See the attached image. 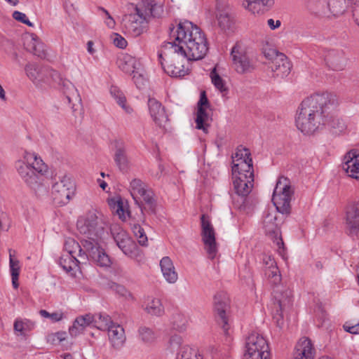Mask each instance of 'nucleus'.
<instances>
[{
    "instance_id": "obj_10",
    "label": "nucleus",
    "mask_w": 359,
    "mask_h": 359,
    "mask_svg": "<svg viewBox=\"0 0 359 359\" xmlns=\"http://www.w3.org/2000/svg\"><path fill=\"white\" fill-rule=\"evenodd\" d=\"M244 359H269L270 351L266 339L258 333L250 334L246 339Z\"/></svg>"
},
{
    "instance_id": "obj_35",
    "label": "nucleus",
    "mask_w": 359,
    "mask_h": 359,
    "mask_svg": "<svg viewBox=\"0 0 359 359\" xmlns=\"http://www.w3.org/2000/svg\"><path fill=\"white\" fill-rule=\"evenodd\" d=\"M137 61L130 55H125L118 61L119 68L127 74H132L137 69Z\"/></svg>"
},
{
    "instance_id": "obj_34",
    "label": "nucleus",
    "mask_w": 359,
    "mask_h": 359,
    "mask_svg": "<svg viewBox=\"0 0 359 359\" xmlns=\"http://www.w3.org/2000/svg\"><path fill=\"white\" fill-rule=\"evenodd\" d=\"M92 327H96L100 330H107L114 323L111 321L109 316L107 314L93 315Z\"/></svg>"
},
{
    "instance_id": "obj_36",
    "label": "nucleus",
    "mask_w": 359,
    "mask_h": 359,
    "mask_svg": "<svg viewBox=\"0 0 359 359\" xmlns=\"http://www.w3.org/2000/svg\"><path fill=\"white\" fill-rule=\"evenodd\" d=\"M14 330L25 336L27 332L31 331L34 327V323L27 319L17 318L13 325Z\"/></svg>"
},
{
    "instance_id": "obj_4",
    "label": "nucleus",
    "mask_w": 359,
    "mask_h": 359,
    "mask_svg": "<svg viewBox=\"0 0 359 359\" xmlns=\"http://www.w3.org/2000/svg\"><path fill=\"white\" fill-rule=\"evenodd\" d=\"M28 78L36 85L41 83L57 84L65 96L67 102L72 104L73 111L78 110L81 106V98L73 83L63 79L55 70L48 66H41L36 63H28L25 67Z\"/></svg>"
},
{
    "instance_id": "obj_32",
    "label": "nucleus",
    "mask_w": 359,
    "mask_h": 359,
    "mask_svg": "<svg viewBox=\"0 0 359 359\" xmlns=\"http://www.w3.org/2000/svg\"><path fill=\"white\" fill-rule=\"evenodd\" d=\"M26 49L39 57H46V50L44 44L33 35L29 39V41L25 43Z\"/></svg>"
},
{
    "instance_id": "obj_47",
    "label": "nucleus",
    "mask_w": 359,
    "mask_h": 359,
    "mask_svg": "<svg viewBox=\"0 0 359 359\" xmlns=\"http://www.w3.org/2000/svg\"><path fill=\"white\" fill-rule=\"evenodd\" d=\"M110 93L116 100L117 103L124 108L126 97L123 93L116 86L111 87Z\"/></svg>"
},
{
    "instance_id": "obj_25",
    "label": "nucleus",
    "mask_w": 359,
    "mask_h": 359,
    "mask_svg": "<svg viewBox=\"0 0 359 359\" xmlns=\"http://www.w3.org/2000/svg\"><path fill=\"white\" fill-rule=\"evenodd\" d=\"M92 320H93V318L90 313L78 316L69 328V333L71 337H76L83 333L86 327H92Z\"/></svg>"
},
{
    "instance_id": "obj_60",
    "label": "nucleus",
    "mask_w": 359,
    "mask_h": 359,
    "mask_svg": "<svg viewBox=\"0 0 359 359\" xmlns=\"http://www.w3.org/2000/svg\"><path fill=\"white\" fill-rule=\"evenodd\" d=\"M256 6H262L266 11L270 10L275 4V0H255Z\"/></svg>"
},
{
    "instance_id": "obj_18",
    "label": "nucleus",
    "mask_w": 359,
    "mask_h": 359,
    "mask_svg": "<svg viewBox=\"0 0 359 359\" xmlns=\"http://www.w3.org/2000/svg\"><path fill=\"white\" fill-rule=\"evenodd\" d=\"M276 217L270 214L267 215L263 221L264 229L266 235H267L280 250L284 251V243L281 237L280 228L276 223Z\"/></svg>"
},
{
    "instance_id": "obj_46",
    "label": "nucleus",
    "mask_w": 359,
    "mask_h": 359,
    "mask_svg": "<svg viewBox=\"0 0 359 359\" xmlns=\"http://www.w3.org/2000/svg\"><path fill=\"white\" fill-rule=\"evenodd\" d=\"M331 108L330 109V117L329 121L325 126H328L331 128H333L336 130L334 133H337L338 132H342L345 129V124L343 122V121L336 118L333 116V115L331 114Z\"/></svg>"
},
{
    "instance_id": "obj_24",
    "label": "nucleus",
    "mask_w": 359,
    "mask_h": 359,
    "mask_svg": "<svg viewBox=\"0 0 359 359\" xmlns=\"http://www.w3.org/2000/svg\"><path fill=\"white\" fill-rule=\"evenodd\" d=\"M65 252L63 254H68L70 255H75L79 257L81 261L87 262L92 261L90 255L83 250L84 248L74 238H69L66 239L64 244Z\"/></svg>"
},
{
    "instance_id": "obj_3",
    "label": "nucleus",
    "mask_w": 359,
    "mask_h": 359,
    "mask_svg": "<svg viewBox=\"0 0 359 359\" xmlns=\"http://www.w3.org/2000/svg\"><path fill=\"white\" fill-rule=\"evenodd\" d=\"M76 226L80 234L83 236L81 241L83 250L90 255L92 262L101 267H109L111 264V259L100 246L105 233V223L102 215L96 210H90L78 219Z\"/></svg>"
},
{
    "instance_id": "obj_61",
    "label": "nucleus",
    "mask_w": 359,
    "mask_h": 359,
    "mask_svg": "<svg viewBox=\"0 0 359 359\" xmlns=\"http://www.w3.org/2000/svg\"><path fill=\"white\" fill-rule=\"evenodd\" d=\"M262 261L265 266V269H269L277 266L276 262H275L273 258H272L271 256L270 255H264L263 256Z\"/></svg>"
},
{
    "instance_id": "obj_26",
    "label": "nucleus",
    "mask_w": 359,
    "mask_h": 359,
    "mask_svg": "<svg viewBox=\"0 0 359 359\" xmlns=\"http://www.w3.org/2000/svg\"><path fill=\"white\" fill-rule=\"evenodd\" d=\"M271 68L276 76L284 77L290 74L291 65L285 55L280 53L271 62Z\"/></svg>"
},
{
    "instance_id": "obj_56",
    "label": "nucleus",
    "mask_w": 359,
    "mask_h": 359,
    "mask_svg": "<svg viewBox=\"0 0 359 359\" xmlns=\"http://www.w3.org/2000/svg\"><path fill=\"white\" fill-rule=\"evenodd\" d=\"M263 53L265 57L271 62L280 53L273 48L265 49Z\"/></svg>"
},
{
    "instance_id": "obj_1",
    "label": "nucleus",
    "mask_w": 359,
    "mask_h": 359,
    "mask_svg": "<svg viewBox=\"0 0 359 359\" xmlns=\"http://www.w3.org/2000/svg\"><path fill=\"white\" fill-rule=\"evenodd\" d=\"M169 36L172 41L166 42L163 47L173 54L172 61L165 64L163 53L158 52L159 63L169 76L183 77L189 72V69L184 68V62L205 56L208 50L207 39L201 29L189 20L179 22L176 28L170 25Z\"/></svg>"
},
{
    "instance_id": "obj_7",
    "label": "nucleus",
    "mask_w": 359,
    "mask_h": 359,
    "mask_svg": "<svg viewBox=\"0 0 359 359\" xmlns=\"http://www.w3.org/2000/svg\"><path fill=\"white\" fill-rule=\"evenodd\" d=\"M348 0H305V7L312 15L318 17L337 16L343 14Z\"/></svg>"
},
{
    "instance_id": "obj_9",
    "label": "nucleus",
    "mask_w": 359,
    "mask_h": 359,
    "mask_svg": "<svg viewBox=\"0 0 359 359\" xmlns=\"http://www.w3.org/2000/svg\"><path fill=\"white\" fill-rule=\"evenodd\" d=\"M273 319L276 325L282 328L284 324L283 315L292 307L293 299L292 291L290 289H276L273 290Z\"/></svg>"
},
{
    "instance_id": "obj_23",
    "label": "nucleus",
    "mask_w": 359,
    "mask_h": 359,
    "mask_svg": "<svg viewBox=\"0 0 359 359\" xmlns=\"http://www.w3.org/2000/svg\"><path fill=\"white\" fill-rule=\"evenodd\" d=\"M233 184L236 193L242 197L247 196L252 191L254 184V177L246 175L232 176Z\"/></svg>"
},
{
    "instance_id": "obj_20",
    "label": "nucleus",
    "mask_w": 359,
    "mask_h": 359,
    "mask_svg": "<svg viewBox=\"0 0 359 359\" xmlns=\"http://www.w3.org/2000/svg\"><path fill=\"white\" fill-rule=\"evenodd\" d=\"M342 169L347 175L359 180V154L357 150H351L344 157Z\"/></svg>"
},
{
    "instance_id": "obj_55",
    "label": "nucleus",
    "mask_w": 359,
    "mask_h": 359,
    "mask_svg": "<svg viewBox=\"0 0 359 359\" xmlns=\"http://www.w3.org/2000/svg\"><path fill=\"white\" fill-rule=\"evenodd\" d=\"M315 312H316V316L318 320L320 321L318 326V327L323 326V323L325 321V320L327 318H326L327 314H326L325 311L323 309L321 306H318Z\"/></svg>"
},
{
    "instance_id": "obj_59",
    "label": "nucleus",
    "mask_w": 359,
    "mask_h": 359,
    "mask_svg": "<svg viewBox=\"0 0 359 359\" xmlns=\"http://www.w3.org/2000/svg\"><path fill=\"white\" fill-rule=\"evenodd\" d=\"M241 2L245 8L252 11L254 13H255L256 3L255 0H241Z\"/></svg>"
},
{
    "instance_id": "obj_13",
    "label": "nucleus",
    "mask_w": 359,
    "mask_h": 359,
    "mask_svg": "<svg viewBox=\"0 0 359 359\" xmlns=\"http://www.w3.org/2000/svg\"><path fill=\"white\" fill-rule=\"evenodd\" d=\"M229 308V299L224 292L217 293L214 297V311L217 323L222 327L225 334L230 329L226 312Z\"/></svg>"
},
{
    "instance_id": "obj_16",
    "label": "nucleus",
    "mask_w": 359,
    "mask_h": 359,
    "mask_svg": "<svg viewBox=\"0 0 359 359\" xmlns=\"http://www.w3.org/2000/svg\"><path fill=\"white\" fill-rule=\"evenodd\" d=\"M113 237L117 246L126 255L133 257L137 255V245L126 231L118 229L113 232Z\"/></svg>"
},
{
    "instance_id": "obj_30",
    "label": "nucleus",
    "mask_w": 359,
    "mask_h": 359,
    "mask_svg": "<svg viewBox=\"0 0 359 359\" xmlns=\"http://www.w3.org/2000/svg\"><path fill=\"white\" fill-rule=\"evenodd\" d=\"M208 108L197 109L196 117L195 119L196 128L198 130H202L205 133H208V128L210 126V122L212 121L211 114L207 111Z\"/></svg>"
},
{
    "instance_id": "obj_33",
    "label": "nucleus",
    "mask_w": 359,
    "mask_h": 359,
    "mask_svg": "<svg viewBox=\"0 0 359 359\" xmlns=\"http://www.w3.org/2000/svg\"><path fill=\"white\" fill-rule=\"evenodd\" d=\"M81 259H78L75 255L68 254H62L58 261L60 266L67 272H70L76 266ZM82 262H83L82 261Z\"/></svg>"
},
{
    "instance_id": "obj_54",
    "label": "nucleus",
    "mask_w": 359,
    "mask_h": 359,
    "mask_svg": "<svg viewBox=\"0 0 359 359\" xmlns=\"http://www.w3.org/2000/svg\"><path fill=\"white\" fill-rule=\"evenodd\" d=\"M200 107L201 108H210V102H209V100L206 96V94H205V91H203L201 93V95H200V99L197 103V109H199Z\"/></svg>"
},
{
    "instance_id": "obj_44",
    "label": "nucleus",
    "mask_w": 359,
    "mask_h": 359,
    "mask_svg": "<svg viewBox=\"0 0 359 359\" xmlns=\"http://www.w3.org/2000/svg\"><path fill=\"white\" fill-rule=\"evenodd\" d=\"M210 78L212 83L217 89H218L221 93H227V88L226 87L225 81L217 73L215 68H214L210 72Z\"/></svg>"
},
{
    "instance_id": "obj_49",
    "label": "nucleus",
    "mask_w": 359,
    "mask_h": 359,
    "mask_svg": "<svg viewBox=\"0 0 359 359\" xmlns=\"http://www.w3.org/2000/svg\"><path fill=\"white\" fill-rule=\"evenodd\" d=\"M9 264L11 276H14V278L16 279V277H19L20 273L19 261L14 259L11 252Z\"/></svg>"
},
{
    "instance_id": "obj_53",
    "label": "nucleus",
    "mask_w": 359,
    "mask_h": 359,
    "mask_svg": "<svg viewBox=\"0 0 359 359\" xmlns=\"http://www.w3.org/2000/svg\"><path fill=\"white\" fill-rule=\"evenodd\" d=\"M113 39L114 44L119 48H125L127 46L126 40L120 34L115 33Z\"/></svg>"
},
{
    "instance_id": "obj_21",
    "label": "nucleus",
    "mask_w": 359,
    "mask_h": 359,
    "mask_svg": "<svg viewBox=\"0 0 359 359\" xmlns=\"http://www.w3.org/2000/svg\"><path fill=\"white\" fill-rule=\"evenodd\" d=\"M316 349L308 337H302L295 346L294 359H314Z\"/></svg>"
},
{
    "instance_id": "obj_14",
    "label": "nucleus",
    "mask_w": 359,
    "mask_h": 359,
    "mask_svg": "<svg viewBox=\"0 0 359 359\" xmlns=\"http://www.w3.org/2000/svg\"><path fill=\"white\" fill-rule=\"evenodd\" d=\"M231 56L236 71L239 74L250 72L254 69V65L248 53L242 46L236 43L231 49Z\"/></svg>"
},
{
    "instance_id": "obj_17",
    "label": "nucleus",
    "mask_w": 359,
    "mask_h": 359,
    "mask_svg": "<svg viewBox=\"0 0 359 359\" xmlns=\"http://www.w3.org/2000/svg\"><path fill=\"white\" fill-rule=\"evenodd\" d=\"M346 233L351 237L359 235V203H351L346 213Z\"/></svg>"
},
{
    "instance_id": "obj_48",
    "label": "nucleus",
    "mask_w": 359,
    "mask_h": 359,
    "mask_svg": "<svg viewBox=\"0 0 359 359\" xmlns=\"http://www.w3.org/2000/svg\"><path fill=\"white\" fill-rule=\"evenodd\" d=\"M111 288L118 294L120 296L129 299L132 297L131 293L123 285L116 284V283H112Z\"/></svg>"
},
{
    "instance_id": "obj_22",
    "label": "nucleus",
    "mask_w": 359,
    "mask_h": 359,
    "mask_svg": "<svg viewBox=\"0 0 359 359\" xmlns=\"http://www.w3.org/2000/svg\"><path fill=\"white\" fill-rule=\"evenodd\" d=\"M148 107L151 116L157 125L163 126L168 121V116L165 114L164 107L155 98H149Z\"/></svg>"
},
{
    "instance_id": "obj_11",
    "label": "nucleus",
    "mask_w": 359,
    "mask_h": 359,
    "mask_svg": "<svg viewBox=\"0 0 359 359\" xmlns=\"http://www.w3.org/2000/svg\"><path fill=\"white\" fill-rule=\"evenodd\" d=\"M201 238L205 245V249L211 259L215 258L218 248L215 238V229L211 224L209 217L203 214L201 217Z\"/></svg>"
},
{
    "instance_id": "obj_51",
    "label": "nucleus",
    "mask_w": 359,
    "mask_h": 359,
    "mask_svg": "<svg viewBox=\"0 0 359 359\" xmlns=\"http://www.w3.org/2000/svg\"><path fill=\"white\" fill-rule=\"evenodd\" d=\"M67 337V333L65 332H57L48 335V341H52L53 344H60L62 341L65 340Z\"/></svg>"
},
{
    "instance_id": "obj_50",
    "label": "nucleus",
    "mask_w": 359,
    "mask_h": 359,
    "mask_svg": "<svg viewBox=\"0 0 359 359\" xmlns=\"http://www.w3.org/2000/svg\"><path fill=\"white\" fill-rule=\"evenodd\" d=\"M133 74V79L134 81L135 84L136 85L137 88H142L147 81L146 79L144 78V75L141 73H140L136 69L135 70Z\"/></svg>"
},
{
    "instance_id": "obj_38",
    "label": "nucleus",
    "mask_w": 359,
    "mask_h": 359,
    "mask_svg": "<svg viewBox=\"0 0 359 359\" xmlns=\"http://www.w3.org/2000/svg\"><path fill=\"white\" fill-rule=\"evenodd\" d=\"M130 189L131 196L135 201L147 190L145 189L144 184L138 179H134L131 181Z\"/></svg>"
},
{
    "instance_id": "obj_45",
    "label": "nucleus",
    "mask_w": 359,
    "mask_h": 359,
    "mask_svg": "<svg viewBox=\"0 0 359 359\" xmlns=\"http://www.w3.org/2000/svg\"><path fill=\"white\" fill-rule=\"evenodd\" d=\"M232 158L233 163L243 160L252 159L250 150L242 145L237 147L235 155Z\"/></svg>"
},
{
    "instance_id": "obj_31",
    "label": "nucleus",
    "mask_w": 359,
    "mask_h": 359,
    "mask_svg": "<svg viewBox=\"0 0 359 359\" xmlns=\"http://www.w3.org/2000/svg\"><path fill=\"white\" fill-rule=\"evenodd\" d=\"M218 25L222 30L229 29L233 24V17L229 9L217 8L216 14Z\"/></svg>"
},
{
    "instance_id": "obj_52",
    "label": "nucleus",
    "mask_w": 359,
    "mask_h": 359,
    "mask_svg": "<svg viewBox=\"0 0 359 359\" xmlns=\"http://www.w3.org/2000/svg\"><path fill=\"white\" fill-rule=\"evenodd\" d=\"M156 201H153L147 204H142L140 205V210L142 214L144 212H147L148 214L156 215Z\"/></svg>"
},
{
    "instance_id": "obj_43",
    "label": "nucleus",
    "mask_w": 359,
    "mask_h": 359,
    "mask_svg": "<svg viewBox=\"0 0 359 359\" xmlns=\"http://www.w3.org/2000/svg\"><path fill=\"white\" fill-rule=\"evenodd\" d=\"M139 337L144 343H152L156 339L154 332L149 327L142 326L138 330Z\"/></svg>"
},
{
    "instance_id": "obj_37",
    "label": "nucleus",
    "mask_w": 359,
    "mask_h": 359,
    "mask_svg": "<svg viewBox=\"0 0 359 359\" xmlns=\"http://www.w3.org/2000/svg\"><path fill=\"white\" fill-rule=\"evenodd\" d=\"M170 348L172 351H179L177 353L187 355L189 348L182 345V339L178 334H174L170 337L169 340Z\"/></svg>"
},
{
    "instance_id": "obj_5",
    "label": "nucleus",
    "mask_w": 359,
    "mask_h": 359,
    "mask_svg": "<svg viewBox=\"0 0 359 359\" xmlns=\"http://www.w3.org/2000/svg\"><path fill=\"white\" fill-rule=\"evenodd\" d=\"M135 13L124 15L122 22L126 31L136 37L145 31L144 24L162 16L163 5L156 0H142L141 4L135 6Z\"/></svg>"
},
{
    "instance_id": "obj_63",
    "label": "nucleus",
    "mask_w": 359,
    "mask_h": 359,
    "mask_svg": "<svg viewBox=\"0 0 359 359\" xmlns=\"http://www.w3.org/2000/svg\"><path fill=\"white\" fill-rule=\"evenodd\" d=\"M13 18L22 23H23L27 18V16L25 13L15 11L13 13Z\"/></svg>"
},
{
    "instance_id": "obj_42",
    "label": "nucleus",
    "mask_w": 359,
    "mask_h": 359,
    "mask_svg": "<svg viewBox=\"0 0 359 359\" xmlns=\"http://www.w3.org/2000/svg\"><path fill=\"white\" fill-rule=\"evenodd\" d=\"M264 274L270 280L271 283L274 285H277L281 281V276L277 266L269 269H265Z\"/></svg>"
},
{
    "instance_id": "obj_19",
    "label": "nucleus",
    "mask_w": 359,
    "mask_h": 359,
    "mask_svg": "<svg viewBox=\"0 0 359 359\" xmlns=\"http://www.w3.org/2000/svg\"><path fill=\"white\" fill-rule=\"evenodd\" d=\"M325 62L330 69L341 71L346 67L348 58L343 50L332 49L325 54Z\"/></svg>"
},
{
    "instance_id": "obj_15",
    "label": "nucleus",
    "mask_w": 359,
    "mask_h": 359,
    "mask_svg": "<svg viewBox=\"0 0 359 359\" xmlns=\"http://www.w3.org/2000/svg\"><path fill=\"white\" fill-rule=\"evenodd\" d=\"M112 149L114 151V160L118 170L126 173L130 168V161L127 155L126 146L125 142L117 139L111 142Z\"/></svg>"
},
{
    "instance_id": "obj_62",
    "label": "nucleus",
    "mask_w": 359,
    "mask_h": 359,
    "mask_svg": "<svg viewBox=\"0 0 359 359\" xmlns=\"http://www.w3.org/2000/svg\"><path fill=\"white\" fill-rule=\"evenodd\" d=\"M344 328L346 332L351 334H359V322L353 325H349L347 323H346L345 325H344Z\"/></svg>"
},
{
    "instance_id": "obj_28",
    "label": "nucleus",
    "mask_w": 359,
    "mask_h": 359,
    "mask_svg": "<svg viewBox=\"0 0 359 359\" xmlns=\"http://www.w3.org/2000/svg\"><path fill=\"white\" fill-rule=\"evenodd\" d=\"M160 266L165 280L170 283H175L177 280V273L170 258L169 257H163L160 262Z\"/></svg>"
},
{
    "instance_id": "obj_8",
    "label": "nucleus",
    "mask_w": 359,
    "mask_h": 359,
    "mask_svg": "<svg viewBox=\"0 0 359 359\" xmlns=\"http://www.w3.org/2000/svg\"><path fill=\"white\" fill-rule=\"evenodd\" d=\"M293 194L290 180L284 176L280 177L272 196V201L279 212L285 215L290 213V202Z\"/></svg>"
},
{
    "instance_id": "obj_40",
    "label": "nucleus",
    "mask_w": 359,
    "mask_h": 359,
    "mask_svg": "<svg viewBox=\"0 0 359 359\" xmlns=\"http://www.w3.org/2000/svg\"><path fill=\"white\" fill-rule=\"evenodd\" d=\"M145 310L149 314L161 316L164 312L163 306L158 299H152L147 306Z\"/></svg>"
},
{
    "instance_id": "obj_58",
    "label": "nucleus",
    "mask_w": 359,
    "mask_h": 359,
    "mask_svg": "<svg viewBox=\"0 0 359 359\" xmlns=\"http://www.w3.org/2000/svg\"><path fill=\"white\" fill-rule=\"evenodd\" d=\"M99 9L101 10L103 13H104V14L107 16V18L105 20V23H106L107 26L111 29L114 28L116 22H115V20H114V18L109 14V13L102 7H100Z\"/></svg>"
},
{
    "instance_id": "obj_27",
    "label": "nucleus",
    "mask_w": 359,
    "mask_h": 359,
    "mask_svg": "<svg viewBox=\"0 0 359 359\" xmlns=\"http://www.w3.org/2000/svg\"><path fill=\"white\" fill-rule=\"evenodd\" d=\"M110 342L114 348H120L126 341L124 329L122 326L113 323L107 329Z\"/></svg>"
},
{
    "instance_id": "obj_2",
    "label": "nucleus",
    "mask_w": 359,
    "mask_h": 359,
    "mask_svg": "<svg viewBox=\"0 0 359 359\" xmlns=\"http://www.w3.org/2000/svg\"><path fill=\"white\" fill-rule=\"evenodd\" d=\"M335 105V95L327 92L314 93L305 98L297 111V128L304 134L313 133L327 123L330 109Z\"/></svg>"
},
{
    "instance_id": "obj_64",
    "label": "nucleus",
    "mask_w": 359,
    "mask_h": 359,
    "mask_svg": "<svg viewBox=\"0 0 359 359\" xmlns=\"http://www.w3.org/2000/svg\"><path fill=\"white\" fill-rule=\"evenodd\" d=\"M64 317L62 312H53L50 313V318L53 322H58L61 320Z\"/></svg>"
},
{
    "instance_id": "obj_41",
    "label": "nucleus",
    "mask_w": 359,
    "mask_h": 359,
    "mask_svg": "<svg viewBox=\"0 0 359 359\" xmlns=\"http://www.w3.org/2000/svg\"><path fill=\"white\" fill-rule=\"evenodd\" d=\"M172 327L174 330L182 332L186 330L187 320L181 313H175L172 317Z\"/></svg>"
},
{
    "instance_id": "obj_12",
    "label": "nucleus",
    "mask_w": 359,
    "mask_h": 359,
    "mask_svg": "<svg viewBox=\"0 0 359 359\" xmlns=\"http://www.w3.org/2000/svg\"><path fill=\"white\" fill-rule=\"evenodd\" d=\"M74 193V187L70 177L64 175L52 185V195L58 204L67 203Z\"/></svg>"
},
{
    "instance_id": "obj_57",
    "label": "nucleus",
    "mask_w": 359,
    "mask_h": 359,
    "mask_svg": "<svg viewBox=\"0 0 359 359\" xmlns=\"http://www.w3.org/2000/svg\"><path fill=\"white\" fill-rule=\"evenodd\" d=\"M139 197H142L143 199V203H142V204H147L156 201L154 198V193L150 190H147Z\"/></svg>"
},
{
    "instance_id": "obj_39",
    "label": "nucleus",
    "mask_w": 359,
    "mask_h": 359,
    "mask_svg": "<svg viewBox=\"0 0 359 359\" xmlns=\"http://www.w3.org/2000/svg\"><path fill=\"white\" fill-rule=\"evenodd\" d=\"M131 229L139 244L142 246H147L148 245V238L144 229L139 224H133Z\"/></svg>"
},
{
    "instance_id": "obj_29",
    "label": "nucleus",
    "mask_w": 359,
    "mask_h": 359,
    "mask_svg": "<svg viewBox=\"0 0 359 359\" xmlns=\"http://www.w3.org/2000/svg\"><path fill=\"white\" fill-rule=\"evenodd\" d=\"M232 176L245 175L248 177H254L252 159L243 160L234 163L232 166Z\"/></svg>"
},
{
    "instance_id": "obj_6",
    "label": "nucleus",
    "mask_w": 359,
    "mask_h": 359,
    "mask_svg": "<svg viewBox=\"0 0 359 359\" xmlns=\"http://www.w3.org/2000/svg\"><path fill=\"white\" fill-rule=\"evenodd\" d=\"M24 161L15 163L18 173L22 181L32 189L36 191L41 187L43 175L48 171V166L35 154L26 153Z\"/></svg>"
}]
</instances>
